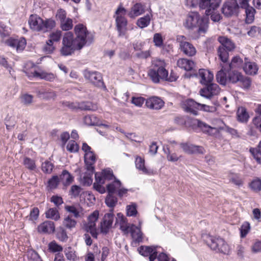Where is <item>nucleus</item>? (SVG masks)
Instances as JSON below:
<instances>
[{
    "mask_svg": "<svg viewBox=\"0 0 261 261\" xmlns=\"http://www.w3.org/2000/svg\"><path fill=\"white\" fill-rule=\"evenodd\" d=\"M75 38L71 32H67L63 36L61 54L64 56L72 55L75 50H81L84 46L91 44L94 36L89 32L86 26L78 24L74 27Z\"/></svg>",
    "mask_w": 261,
    "mask_h": 261,
    "instance_id": "obj_1",
    "label": "nucleus"
},
{
    "mask_svg": "<svg viewBox=\"0 0 261 261\" xmlns=\"http://www.w3.org/2000/svg\"><path fill=\"white\" fill-rule=\"evenodd\" d=\"M208 22V18L206 17H201L197 12H190L187 15L184 25L188 29L198 28V32L201 34L206 32Z\"/></svg>",
    "mask_w": 261,
    "mask_h": 261,
    "instance_id": "obj_2",
    "label": "nucleus"
},
{
    "mask_svg": "<svg viewBox=\"0 0 261 261\" xmlns=\"http://www.w3.org/2000/svg\"><path fill=\"white\" fill-rule=\"evenodd\" d=\"M28 23L31 30L36 32H46L56 27V22L51 19L43 20L36 14L30 16Z\"/></svg>",
    "mask_w": 261,
    "mask_h": 261,
    "instance_id": "obj_3",
    "label": "nucleus"
},
{
    "mask_svg": "<svg viewBox=\"0 0 261 261\" xmlns=\"http://www.w3.org/2000/svg\"><path fill=\"white\" fill-rule=\"evenodd\" d=\"M166 66L164 60L156 59L152 61L148 75L153 83H158L161 80L165 81L167 79L168 71L166 69Z\"/></svg>",
    "mask_w": 261,
    "mask_h": 261,
    "instance_id": "obj_4",
    "label": "nucleus"
},
{
    "mask_svg": "<svg viewBox=\"0 0 261 261\" xmlns=\"http://www.w3.org/2000/svg\"><path fill=\"white\" fill-rule=\"evenodd\" d=\"M126 14V10L121 5H120L114 15L119 37L124 36L127 31V20L125 17Z\"/></svg>",
    "mask_w": 261,
    "mask_h": 261,
    "instance_id": "obj_5",
    "label": "nucleus"
},
{
    "mask_svg": "<svg viewBox=\"0 0 261 261\" xmlns=\"http://www.w3.org/2000/svg\"><path fill=\"white\" fill-rule=\"evenodd\" d=\"M114 177L113 171L109 168L105 169L101 172L95 173V181L93 184L94 189L101 194L105 193L106 189L102 185L107 181L113 180Z\"/></svg>",
    "mask_w": 261,
    "mask_h": 261,
    "instance_id": "obj_6",
    "label": "nucleus"
},
{
    "mask_svg": "<svg viewBox=\"0 0 261 261\" xmlns=\"http://www.w3.org/2000/svg\"><path fill=\"white\" fill-rule=\"evenodd\" d=\"M206 242L211 248L223 253H226L228 249V245L224 240L220 238L207 236Z\"/></svg>",
    "mask_w": 261,
    "mask_h": 261,
    "instance_id": "obj_7",
    "label": "nucleus"
},
{
    "mask_svg": "<svg viewBox=\"0 0 261 261\" xmlns=\"http://www.w3.org/2000/svg\"><path fill=\"white\" fill-rule=\"evenodd\" d=\"M99 217V212L97 211H94L88 218V222L84 225V229L87 232L90 233L92 237L97 239L98 230L96 227V222Z\"/></svg>",
    "mask_w": 261,
    "mask_h": 261,
    "instance_id": "obj_8",
    "label": "nucleus"
},
{
    "mask_svg": "<svg viewBox=\"0 0 261 261\" xmlns=\"http://www.w3.org/2000/svg\"><path fill=\"white\" fill-rule=\"evenodd\" d=\"M184 36L180 35L177 37V41L179 43V48L181 51L186 56L192 57L196 53V49L193 45L186 41Z\"/></svg>",
    "mask_w": 261,
    "mask_h": 261,
    "instance_id": "obj_9",
    "label": "nucleus"
},
{
    "mask_svg": "<svg viewBox=\"0 0 261 261\" xmlns=\"http://www.w3.org/2000/svg\"><path fill=\"white\" fill-rule=\"evenodd\" d=\"M240 7L237 1H226L223 5L222 12L223 14L229 17L237 15L239 13Z\"/></svg>",
    "mask_w": 261,
    "mask_h": 261,
    "instance_id": "obj_10",
    "label": "nucleus"
},
{
    "mask_svg": "<svg viewBox=\"0 0 261 261\" xmlns=\"http://www.w3.org/2000/svg\"><path fill=\"white\" fill-rule=\"evenodd\" d=\"M205 87L199 91L200 95L207 99H210L214 95H217L220 92V88L217 84L212 82L207 85H205Z\"/></svg>",
    "mask_w": 261,
    "mask_h": 261,
    "instance_id": "obj_11",
    "label": "nucleus"
},
{
    "mask_svg": "<svg viewBox=\"0 0 261 261\" xmlns=\"http://www.w3.org/2000/svg\"><path fill=\"white\" fill-rule=\"evenodd\" d=\"M221 0H199L198 6L200 9L205 10V13H209L211 10L218 9Z\"/></svg>",
    "mask_w": 261,
    "mask_h": 261,
    "instance_id": "obj_12",
    "label": "nucleus"
},
{
    "mask_svg": "<svg viewBox=\"0 0 261 261\" xmlns=\"http://www.w3.org/2000/svg\"><path fill=\"white\" fill-rule=\"evenodd\" d=\"M84 76L96 86L101 87L103 85L102 75L98 72L86 70L84 71Z\"/></svg>",
    "mask_w": 261,
    "mask_h": 261,
    "instance_id": "obj_13",
    "label": "nucleus"
},
{
    "mask_svg": "<svg viewBox=\"0 0 261 261\" xmlns=\"http://www.w3.org/2000/svg\"><path fill=\"white\" fill-rule=\"evenodd\" d=\"M5 43L8 46L15 49L18 52L22 51L25 47L27 43L24 38L20 39L10 38L6 41Z\"/></svg>",
    "mask_w": 261,
    "mask_h": 261,
    "instance_id": "obj_14",
    "label": "nucleus"
},
{
    "mask_svg": "<svg viewBox=\"0 0 261 261\" xmlns=\"http://www.w3.org/2000/svg\"><path fill=\"white\" fill-rule=\"evenodd\" d=\"M199 79V82L202 85H207L212 82L214 75L210 71L204 69H199L198 73L194 74Z\"/></svg>",
    "mask_w": 261,
    "mask_h": 261,
    "instance_id": "obj_15",
    "label": "nucleus"
},
{
    "mask_svg": "<svg viewBox=\"0 0 261 261\" xmlns=\"http://www.w3.org/2000/svg\"><path fill=\"white\" fill-rule=\"evenodd\" d=\"M200 103L197 102L192 99H188L183 102L182 108L188 113L195 115L197 114V111L199 109Z\"/></svg>",
    "mask_w": 261,
    "mask_h": 261,
    "instance_id": "obj_16",
    "label": "nucleus"
},
{
    "mask_svg": "<svg viewBox=\"0 0 261 261\" xmlns=\"http://www.w3.org/2000/svg\"><path fill=\"white\" fill-rule=\"evenodd\" d=\"M145 105L151 110H160L164 106V102L158 97L152 96L146 100Z\"/></svg>",
    "mask_w": 261,
    "mask_h": 261,
    "instance_id": "obj_17",
    "label": "nucleus"
},
{
    "mask_svg": "<svg viewBox=\"0 0 261 261\" xmlns=\"http://www.w3.org/2000/svg\"><path fill=\"white\" fill-rule=\"evenodd\" d=\"M114 220L113 210L105 215L103 221L100 223L101 232L107 233L111 227Z\"/></svg>",
    "mask_w": 261,
    "mask_h": 261,
    "instance_id": "obj_18",
    "label": "nucleus"
},
{
    "mask_svg": "<svg viewBox=\"0 0 261 261\" xmlns=\"http://www.w3.org/2000/svg\"><path fill=\"white\" fill-rule=\"evenodd\" d=\"M37 230L40 233L50 234L53 233L55 230V223L51 221H45L38 225Z\"/></svg>",
    "mask_w": 261,
    "mask_h": 261,
    "instance_id": "obj_19",
    "label": "nucleus"
},
{
    "mask_svg": "<svg viewBox=\"0 0 261 261\" xmlns=\"http://www.w3.org/2000/svg\"><path fill=\"white\" fill-rule=\"evenodd\" d=\"M181 148L184 151L187 153H200L203 154L204 152V149L203 147L196 146L188 143H181L180 144Z\"/></svg>",
    "mask_w": 261,
    "mask_h": 261,
    "instance_id": "obj_20",
    "label": "nucleus"
},
{
    "mask_svg": "<svg viewBox=\"0 0 261 261\" xmlns=\"http://www.w3.org/2000/svg\"><path fill=\"white\" fill-rule=\"evenodd\" d=\"M85 163L86 169L88 172L93 173L94 165L96 161V156L92 151H89L85 154Z\"/></svg>",
    "mask_w": 261,
    "mask_h": 261,
    "instance_id": "obj_21",
    "label": "nucleus"
},
{
    "mask_svg": "<svg viewBox=\"0 0 261 261\" xmlns=\"http://www.w3.org/2000/svg\"><path fill=\"white\" fill-rule=\"evenodd\" d=\"M139 253L145 256H149V260L153 261L157 257L156 248L153 247L141 246L139 248Z\"/></svg>",
    "mask_w": 261,
    "mask_h": 261,
    "instance_id": "obj_22",
    "label": "nucleus"
},
{
    "mask_svg": "<svg viewBox=\"0 0 261 261\" xmlns=\"http://www.w3.org/2000/svg\"><path fill=\"white\" fill-rule=\"evenodd\" d=\"M145 12V6L141 3H136L132 6L128 16L130 18H135L142 15Z\"/></svg>",
    "mask_w": 261,
    "mask_h": 261,
    "instance_id": "obj_23",
    "label": "nucleus"
},
{
    "mask_svg": "<svg viewBox=\"0 0 261 261\" xmlns=\"http://www.w3.org/2000/svg\"><path fill=\"white\" fill-rule=\"evenodd\" d=\"M136 167L143 173L153 175L155 173L152 169H147L145 166V160L140 156H137L135 160Z\"/></svg>",
    "mask_w": 261,
    "mask_h": 261,
    "instance_id": "obj_24",
    "label": "nucleus"
},
{
    "mask_svg": "<svg viewBox=\"0 0 261 261\" xmlns=\"http://www.w3.org/2000/svg\"><path fill=\"white\" fill-rule=\"evenodd\" d=\"M117 224L120 225V228L122 231L125 233H128V227L130 225L127 223V219L120 213L117 214L116 218L115 224Z\"/></svg>",
    "mask_w": 261,
    "mask_h": 261,
    "instance_id": "obj_25",
    "label": "nucleus"
},
{
    "mask_svg": "<svg viewBox=\"0 0 261 261\" xmlns=\"http://www.w3.org/2000/svg\"><path fill=\"white\" fill-rule=\"evenodd\" d=\"M177 65L186 71H192L195 67V63L191 60L181 58L177 61Z\"/></svg>",
    "mask_w": 261,
    "mask_h": 261,
    "instance_id": "obj_26",
    "label": "nucleus"
},
{
    "mask_svg": "<svg viewBox=\"0 0 261 261\" xmlns=\"http://www.w3.org/2000/svg\"><path fill=\"white\" fill-rule=\"evenodd\" d=\"M141 224V222H139ZM131 233L133 240L136 242H140L142 240V233L140 230V226H136L134 224H131L128 227V233Z\"/></svg>",
    "mask_w": 261,
    "mask_h": 261,
    "instance_id": "obj_27",
    "label": "nucleus"
},
{
    "mask_svg": "<svg viewBox=\"0 0 261 261\" xmlns=\"http://www.w3.org/2000/svg\"><path fill=\"white\" fill-rule=\"evenodd\" d=\"M243 60L239 56L234 57L230 63L228 64L223 65L222 68L224 69L226 71H228L231 69L239 68L242 66Z\"/></svg>",
    "mask_w": 261,
    "mask_h": 261,
    "instance_id": "obj_28",
    "label": "nucleus"
},
{
    "mask_svg": "<svg viewBox=\"0 0 261 261\" xmlns=\"http://www.w3.org/2000/svg\"><path fill=\"white\" fill-rule=\"evenodd\" d=\"M193 123L194 125H197V126L204 133H207L211 135L213 133V130H217V129L214 127H212L207 124L206 123L198 120L194 119L193 121Z\"/></svg>",
    "mask_w": 261,
    "mask_h": 261,
    "instance_id": "obj_29",
    "label": "nucleus"
},
{
    "mask_svg": "<svg viewBox=\"0 0 261 261\" xmlns=\"http://www.w3.org/2000/svg\"><path fill=\"white\" fill-rule=\"evenodd\" d=\"M243 69L246 74L254 75L257 74L258 67L255 62L245 61Z\"/></svg>",
    "mask_w": 261,
    "mask_h": 261,
    "instance_id": "obj_30",
    "label": "nucleus"
},
{
    "mask_svg": "<svg viewBox=\"0 0 261 261\" xmlns=\"http://www.w3.org/2000/svg\"><path fill=\"white\" fill-rule=\"evenodd\" d=\"M218 41L221 44L220 46L223 47L228 51L232 50L235 48L234 43L231 40L225 37H219L218 38Z\"/></svg>",
    "mask_w": 261,
    "mask_h": 261,
    "instance_id": "obj_31",
    "label": "nucleus"
},
{
    "mask_svg": "<svg viewBox=\"0 0 261 261\" xmlns=\"http://www.w3.org/2000/svg\"><path fill=\"white\" fill-rule=\"evenodd\" d=\"M84 122L88 125H102L106 127H109L107 124L100 123L99 119L94 115L86 116L84 118Z\"/></svg>",
    "mask_w": 261,
    "mask_h": 261,
    "instance_id": "obj_32",
    "label": "nucleus"
},
{
    "mask_svg": "<svg viewBox=\"0 0 261 261\" xmlns=\"http://www.w3.org/2000/svg\"><path fill=\"white\" fill-rule=\"evenodd\" d=\"M77 225V221L72 218V216L68 215L65 217L63 221V225L66 229L72 230L75 228Z\"/></svg>",
    "mask_w": 261,
    "mask_h": 261,
    "instance_id": "obj_33",
    "label": "nucleus"
},
{
    "mask_svg": "<svg viewBox=\"0 0 261 261\" xmlns=\"http://www.w3.org/2000/svg\"><path fill=\"white\" fill-rule=\"evenodd\" d=\"M45 217L47 219L58 221L60 219V215L59 211L56 207L48 208L45 212Z\"/></svg>",
    "mask_w": 261,
    "mask_h": 261,
    "instance_id": "obj_34",
    "label": "nucleus"
},
{
    "mask_svg": "<svg viewBox=\"0 0 261 261\" xmlns=\"http://www.w3.org/2000/svg\"><path fill=\"white\" fill-rule=\"evenodd\" d=\"M113 179H114L113 182L107 185V191L110 194L115 193L121 186L120 181L117 179L115 176Z\"/></svg>",
    "mask_w": 261,
    "mask_h": 261,
    "instance_id": "obj_35",
    "label": "nucleus"
},
{
    "mask_svg": "<svg viewBox=\"0 0 261 261\" xmlns=\"http://www.w3.org/2000/svg\"><path fill=\"white\" fill-rule=\"evenodd\" d=\"M33 76L50 82L53 81L55 79L54 74L45 71L39 72L36 71L33 73Z\"/></svg>",
    "mask_w": 261,
    "mask_h": 261,
    "instance_id": "obj_36",
    "label": "nucleus"
},
{
    "mask_svg": "<svg viewBox=\"0 0 261 261\" xmlns=\"http://www.w3.org/2000/svg\"><path fill=\"white\" fill-rule=\"evenodd\" d=\"M97 109L98 107L96 105L89 101L79 102V109L81 110L95 111Z\"/></svg>",
    "mask_w": 261,
    "mask_h": 261,
    "instance_id": "obj_37",
    "label": "nucleus"
},
{
    "mask_svg": "<svg viewBox=\"0 0 261 261\" xmlns=\"http://www.w3.org/2000/svg\"><path fill=\"white\" fill-rule=\"evenodd\" d=\"M37 93L40 97L46 99H54L57 96L56 92L50 90H40L37 91Z\"/></svg>",
    "mask_w": 261,
    "mask_h": 261,
    "instance_id": "obj_38",
    "label": "nucleus"
},
{
    "mask_svg": "<svg viewBox=\"0 0 261 261\" xmlns=\"http://www.w3.org/2000/svg\"><path fill=\"white\" fill-rule=\"evenodd\" d=\"M60 178L64 186H68L71 184L74 180V177L67 170H63Z\"/></svg>",
    "mask_w": 261,
    "mask_h": 261,
    "instance_id": "obj_39",
    "label": "nucleus"
},
{
    "mask_svg": "<svg viewBox=\"0 0 261 261\" xmlns=\"http://www.w3.org/2000/svg\"><path fill=\"white\" fill-rule=\"evenodd\" d=\"M249 115L244 107L239 108L237 111L238 120L241 122H247L249 119Z\"/></svg>",
    "mask_w": 261,
    "mask_h": 261,
    "instance_id": "obj_40",
    "label": "nucleus"
},
{
    "mask_svg": "<svg viewBox=\"0 0 261 261\" xmlns=\"http://www.w3.org/2000/svg\"><path fill=\"white\" fill-rule=\"evenodd\" d=\"M240 86L243 89H247L249 88L251 84V80L250 77L243 75H240L238 83Z\"/></svg>",
    "mask_w": 261,
    "mask_h": 261,
    "instance_id": "obj_41",
    "label": "nucleus"
},
{
    "mask_svg": "<svg viewBox=\"0 0 261 261\" xmlns=\"http://www.w3.org/2000/svg\"><path fill=\"white\" fill-rule=\"evenodd\" d=\"M64 253L67 259L69 261H77L79 259L75 251L70 247L65 249Z\"/></svg>",
    "mask_w": 261,
    "mask_h": 261,
    "instance_id": "obj_42",
    "label": "nucleus"
},
{
    "mask_svg": "<svg viewBox=\"0 0 261 261\" xmlns=\"http://www.w3.org/2000/svg\"><path fill=\"white\" fill-rule=\"evenodd\" d=\"M222 65L221 66L222 67ZM225 71L224 68L222 67L221 70L219 71L216 75V79L217 82L221 85H225L228 82V77H227L226 74L224 72Z\"/></svg>",
    "mask_w": 261,
    "mask_h": 261,
    "instance_id": "obj_43",
    "label": "nucleus"
},
{
    "mask_svg": "<svg viewBox=\"0 0 261 261\" xmlns=\"http://www.w3.org/2000/svg\"><path fill=\"white\" fill-rule=\"evenodd\" d=\"M246 22L247 23H252L254 19V14L256 12L255 10L252 7H249L246 9Z\"/></svg>",
    "mask_w": 261,
    "mask_h": 261,
    "instance_id": "obj_44",
    "label": "nucleus"
},
{
    "mask_svg": "<svg viewBox=\"0 0 261 261\" xmlns=\"http://www.w3.org/2000/svg\"><path fill=\"white\" fill-rule=\"evenodd\" d=\"M81 207L75 205H66L65 210L66 212L73 214L74 217L77 218L81 217L80 213Z\"/></svg>",
    "mask_w": 261,
    "mask_h": 261,
    "instance_id": "obj_45",
    "label": "nucleus"
},
{
    "mask_svg": "<svg viewBox=\"0 0 261 261\" xmlns=\"http://www.w3.org/2000/svg\"><path fill=\"white\" fill-rule=\"evenodd\" d=\"M217 51L219 59L224 64L226 63L228 61L229 56L228 50L225 49L223 47L219 46Z\"/></svg>",
    "mask_w": 261,
    "mask_h": 261,
    "instance_id": "obj_46",
    "label": "nucleus"
},
{
    "mask_svg": "<svg viewBox=\"0 0 261 261\" xmlns=\"http://www.w3.org/2000/svg\"><path fill=\"white\" fill-rule=\"evenodd\" d=\"M150 17L147 14L144 17L139 18L137 21V25L140 28L143 29L147 27L150 23Z\"/></svg>",
    "mask_w": 261,
    "mask_h": 261,
    "instance_id": "obj_47",
    "label": "nucleus"
},
{
    "mask_svg": "<svg viewBox=\"0 0 261 261\" xmlns=\"http://www.w3.org/2000/svg\"><path fill=\"white\" fill-rule=\"evenodd\" d=\"M250 151L256 161L259 163H261V141L257 148H250Z\"/></svg>",
    "mask_w": 261,
    "mask_h": 261,
    "instance_id": "obj_48",
    "label": "nucleus"
},
{
    "mask_svg": "<svg viewBox=\"0 0 261 261\" xmlns=\"http://www.w3.org/2000/svg\"><path fill=\"white\" fill-rule=\"evenodd\" d=\"M23 164L26 168L30 170H34L36 168L35 161L28 157L24 158Z\"/></svg>",
    "mask_w": 261,
    "mask_h": 261,
    "instance_id": "obj_49",
    "label": "nucleus"
},
{
    "mask_svg": "<svg viewBox=\"0 0 261 261\" xmlns=\"http://www.w3.org/2000/svg\"><path fill=\"white\" fill-rule=\"evenodd\" d=\"M114 194L108 193L106 198L105 202L110 207L113 208L117 202V198L113 195Z\"/></svg>",
    "mask_w": 261,
    "mask_h": 261,
    "instance_id": "obj_50",
    "label": "nucleus"
},
{
    "mask_svg": "<svg viewBox=\"0 0 261 261\" xmlns=\"http://www.w3.org/2000/svg\"><path fill=\"white\" fill-rule=\"evenodd\" d=\"M60 23V27L63 31H69L73 27L72 20L67 18Z\"/></svg>",
    "mask_w": 261,
    "mask_h": 261,
    "instance_id": "obj_51",
    "label": "nucleus"
},
{
    "mask_svg": "<svg viewBox=\"0 0 261 261\" xmlns=\"http://www.w3.org/2000/svg\"><path fill=\"white\" fill-rule=\"evenodd\" d=\"M153 41L155 46L162 48H164L163 39L160 33H155L154 34Z\"/></svg>",
    "mask_w": 261,
    "mask_h": 261,
    "instance_id": "obj_52",
    "label": "nucleus"
},
{
    "mask_svg": "<svg viewBox=\"0 0 261 261\" xmlns=\"http://www.w3.org/2000/svg\"><path fill=\"white\" fill-rule=\"evenodd\" d=\"M126 215L128 217H134L137 214V205L133 203L127 205L126 207Z\"/></svg>",
    "mask_w": 261,
    "mask_h": 261,
    "instance_id": "obj_53",
    "label": "nucleus"
},
{
    "mask_svg": "<svg viewBox=\"0 0 261 261\" xmlns=\"http://www.w3.org/2000/svg\"><path fill=\"white\" fill-rule=\"evenodd\" d=\"M241 74V73L237 71H233L229 72L228 74V82L232 84L237 83Z\"/></svg>",
    "mask_w": 261,
    "mask_h": 261,
    "instance_id": "obj_54",
    "label": "nucleus"
},
{
    "mask_svg": "<svg viewBox=\"0 0 261 261\" xmlns=\"http://www.w3.org/2000/svg\"><path fill=\"white\" fill-rule=\"evenodd\" d=\"M56 236L57 238L62 242H65L68 239L66 230L62 227L58 229Z\"/></svg>",
    "mask_w": 261,
    "mask_h": 261,
    "instance_id": "obj_55",
    "label": "nucleus"
},
{
    "mask_svg": "<svg viewBox=\"0 0 261 261\" xmlns=\"http://www.w3.org/2000/svg\"><path fill=\"white\" fill-rule=\"evenodd\" d=\"M218 9H215L211 11L209 13H205L206 16L211 15V18L214 22H218L221 18V16L217 11Z\"/></svg>",
    "mask_w": 261,
    "mask_h": 261,
    "instance_id": "obj_56",
    "label": "nucleus"
},
{
    "mask_svg": "<svg viewBox=\"0 0 261 261\" xmlns=\"http://www.w3.org/2000/svg\"><path fill=\"white\" fill-rule=\"evenodd\" d=\"M260 33L261 29L259 27L252 25L250 27L247 32V34L251 37H254L259 35Z\"/></svg>",
    "mask_w": 261,
    "mask_h": 261,
    "instance_id": "obj_57",
    "label": "nucleus"
},
{
    "mask_svg": "<svg viewBox=\"0 0 261 261\" xmlns=\"http://www.w3.org/2000/svg\"><path fill=\"white\" fill-rule=\"evenodd\" d=\"M53 167V164L48 161L42 163L41 166L42 170L43 172L47 174H49L52 172Z\"/></svg>",
    "mask_w": 261,
    "mask_h": 261,
    "instance_id": "obj_58",
    "label": "nucleus"
},
{
    "mask_svg": "<svg viewBox=\"0 0 261 261\" xmlns=\"http://www.w3.org/2000/svg\"><path fill=\"white\" fill-rule=\"evenodd\" d=\"M250 187L256 192L261 191V179L256 178L253 180L250 184Z\"/></svg>",
    "mask_w": 261,
    "mask_h": 261,
    "instance_id": "obj_59",
    "label": "nucleus"
},
{
    "mask_svg": "<svg viewBox=\"0 0 261 261\" xmlns=\"http://www.w3.org/2000/svg\"><path fill=\"white\" fill-rule=\"evenodd\" d=\"M199 110L213 113L216 111L217 108L215 106H210L206 104L200 103Z\"/></svg>",
    "mask_w": 261,
    "mask_h": 261,
    "instance_id": "obj_60",
    "label": "nucleus"
},
{
    "mask_svg": "<svg viewBox=\"0 0 261 261\" xmlns=\"http://www.w3.org/2000/svg\"><path fill=\"white\" fill-rule=\"evenodd\" d=\"M66 148L70 152H76L79 150V146L75 141L70 140L68 142Z\"/></svg>",
    "mask_w": 261,
    "mask_h": 261,
    "instance_id": "obj_61",
    "label": "nucleus"
},
{
    "mask_svg": "<svg viewBox=\"0 0 261 261\" xmlns=\"http://www.w3.org/2000/svg\"><path fill=\"white\" fill-rule=\"evenodd\" d=\"M48 248L53 252H61L63 250L62 247L55 241H52L49 244Z\"/></svg>",
    "mask_w": 261,
    "mask_h": 261,
    "instance_id": "obj_62",
    "label": "nucleus"
},
{
    "mask_svg": "<svg viewBox=\"0 0 261 261\" xmlns=\"http://www.w3.org/2000/svg\"><path fill=\"white\" fill-rule=\"evenodd\" d=\"M230 181L233 184L241 186L243 185V181L241 177L238 174H233L230 177Z\"/></svg>",
    "mask_w": 261,
    "mask_h": 261,
    "instance_id": "obj_63",
    "label": "nucleus"
},
{
    "mask_svg": "<svg viewBox=\"0 0 261 261\" xmlns=\"http://www.w3.org/2000/svg\"><path fill=\"white\" fill-rule=\"evenodd\" d=\"M254 127L261 133V117L260 116L254 117L252 120Z\"/></svg>",
    "mask_w": 261,
    "mask_h": 261,
    "instance_id": "obj_64",
    "label": "nucleus"
}]
</instances>
